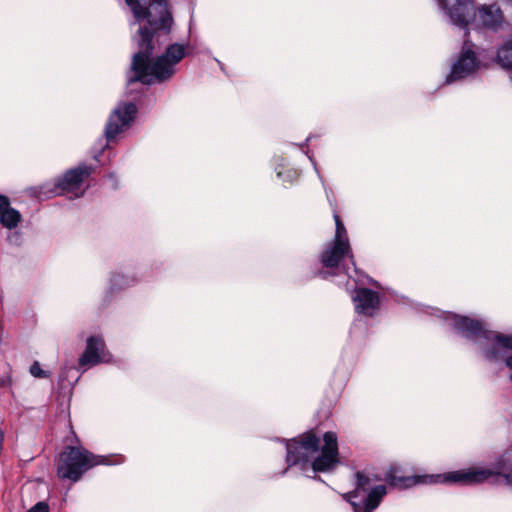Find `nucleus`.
I'll return each instance as SVG.
<instances>
[{"instance_id": "f8f14e48", "label": "nucleus", "mask_w": 512, "mask_h": 512, "mask_svg": "<svg viewBox=\"0 0 512 512\" xmlns=\"http://www.w3.org/2000/svg\"><path fill=\"white\" fill-rule=\"evenodd\" d=\"M111 355L105 350V343L101 337L91 336L87 339L86 349L79 358V365H96L100 362H109Z\"/></svg>"}, {"instance_id": "1a4fd4ad", "label": "nucleus", "mask_w": 512, "mask_h": 512, "mask_svg": "<svg viewBox=\"0 0 512 512\" xmlns=\"http://www.w3.org/2000/svg\"><path fill=\"white\" fill-rule=\"evenodd\" d=\"M137 113L134 103H124L118 106L110 115L105 128L108 141L114 139L124 128L129 126Z\"/></svg>"}, {"instance_id": "20e7f679", "label": "nucleus", "mask_w": 512, "mask_h": 512, "mask_svg": "<svg viewBox=\"0 0 512 512\" xmlns=\"http://www.w3.org/2000/svg\"><path fill=\"white\" fill-rule=\"evenodd\" d=\"M355 477V489L343 496L347 502L359 501L366 497L377 486L375 483L382 480L381 477L367 471H358L356 472ZM383 480H385L390 486L400 489L409 488L418 483H441V481H437L436 475L398 477L392 470L385 475Z\"/></svg>"}, {"instance_id": "dca6fc26", "label": "nucleus", "mask_w": 512, "mask_h": 512, "mask_svg": "<svg viewBox=\"0 0 512 512\" xmlns=\"http://www.w3.org/2000/svg\"><path fill=\"white\" fill-rule=\"evenodd\" d=\"M22 217L18 210L9 207L0 215V223L4 228L14 229L20 223Z\"/></svg>"}, {"instance_id": "412c9836", "label": "nucleus", "mask_w": 512, "mask_h": 512, "mask_svg": "<svg viewBox=\"0 0 512 512\" xmlns=\"http://www.w3.org/2000/svg\"><path fill=\"white\" fill-rule=\"evenodd\" d=\"M41 195H42V191H39L38 192V196L41 198Z\"/></svg>"}, {"instance_id": "2eb2a0df", "label": "nucleus", "mask_w": 512, "mask_h": 512, "mask_svg": "<svg viewBox=\"0 0 512 512\" xmlns=\"http://www.w3.org/2000/svg\"><path fill=\"white\" fill-rule=\"evenodd\" d=\"M496 61L503 69L512 70V38L499 47Z\"/></svg>"}, {"instance_id": "9d476101", "label": "nucleus", "mask_w": 512, "mask_h": 512, "mask_svg": "<svg viewBox=\"0 0 512 512\" xmlns=\"http://www.w3.org/2000/svg\"><path fill=\"white\" fill-rule=\"evenodd\" d=\"M92 173V167L85 164L79 165L77 168L68 170L62 178H60L53 189L49 191L46 197L51 195H60L78 190L82 182Z\"/></svg>"}, {"instance_id": "39448f33", "label": "nucleus", "mask_w": 512, "mask_h": 512, "mask_svg": "<svg viewBox=\"0 0 512 512\" xmlns=\"http://www.w3.org/2000/svg\"><path fill=\"white\" fill-rule=\"evenodd\" d=\"M110 464L104 456L94 455L85 448L67 446L59 456L57 475L61 479L78 481L90 468Z\"/></svg>"}, {"instance_id": "4468645a", "label": "nucleus", "mask_w": 512, "mask_h": 512, "mask_svg": "<svg viewBox=\"0 0 512 512\" xmlns=\"http://www.w3.org/2000/svg\"><path fill=\"white\" fill-rule=\"evenodd\" d=\"M387 494L385 485L376 486L366 497L359 501L349 502L354 512H373Z\"/></svg>"}, {"instance_id": "6e6552de", "label": "nucleus", "mask_w": 512, "mask_h": 512, "mask_svg": "<svg viewBox=\"0 0 512 512\" xmlns=\"http://www.w3.org/2000/svg\"><path fill=\"white\" fill-rule=\"evenodd\" d=\"M440 8L452 24L464 29L476 21V8L473 0H438Z\"/></svg>"}, {"instance_id": "6ab92c4d", "label": "nucleus", "mask_w": 512, "mask_h": 512, "mask_svg": "<svg viewBox=\"0 0 512 512\" xmlns=\"http://www.w3.org/2000/svg\"><path fill=\"white\" fill-rule=\"evenodd\" d=\"M28 512H49V506L46 502L40 501L31 507Z\"/></svg>"}, {"instance_id": "7ed1b4c3", "label": "nucleus", "mask_w": 512, "mask_h": 512, "mask_svg": "<svg viewBox=\"0 0 512 512\" xmlns=\"http://www.w3.org/2000/svg\"><path fill=\"white\" fill-rule=\"evenodd\" d=\"M495 471L488 468L464 469L436 475L441 483L472 485L492 480L496 483L502 477L512 485V450H506L496 461Z\"/></svg>"}, {"instance_id": "ddd939ff", "label": "nucleus", "mask_w": 512, "mask_h": 512, "mask_svg": "<svg viewBox=\"0 0 512 512\" xmlns=\"http://www.w3.org/2000/svg\"><path fill=\"white\" fill-rule=\"evenodd\" d=\"M356 312L366 316H372L380 304L379 294L368 288H359L353 296Z\"/></svg>"}, {"instance_id": "423d86ee", "label": "nucleus", "mask_w": 512, "mask_h": 512, "mask_svg": "<svg viewBox=\"0 0 512 512\" xmlns=\"http://www.w3.org/2000/svg\"><path fill=\"white\" fill-rule=\"evenodd\" d=\"M320 263L326 270L318 271V275L327 279L330 276L349 274V265L356 267L350 242L330 241L320 254ZM355 272L358 273L357 268Z\"/></svg>"}, {"instance_id": "f03ea898", "label": "nucleus", "mask_w": 512, "mask_h": 512, "mask_svg": "<svg viewBox=\"0 0 512 512\" xmlns=\"http://www.w3.org/2000/svg\"><path fill=\"white\" fill-rule=\"evenodd\" d=\"M286 449L288 467L300 465L305 469L311 464L314 472H328L339 463L338 439L332 431L324 433L321 447L320 438L314 431H309L287 441Z\"/></svg>"}, {"instance_id": "9b49d317", "label": "nucleus", "mask_w": 512, "mask_h": 512, "mask_svg": "<svg viewBox=\"0 0 512 512\" xmlns=\"http://www.w3.org/2000/svg\"><path fill=\"white\" fill-rule=\"evenodd\" d=\"M504 21L500 7L496 4L482 5L476 9V21L471 26L475 30L487 29L497 31Z\"/></svg>"}, {"instance_id": "f257e3e1", "label": "nucleus", "mask_w": 512, "mask_h": 512, "mask_svg": "<svg viewBox=\"0 0 512 512\" xmlns=\"http://www.w3.org/2000/svg\"><path fill=\"white\" fill-rule=\"evenodd\" d=\"M130 8L135 22L147 20L150 27H140L138 30V52L133 55L131 63L132 76H128V84L141 82L145 85L161 83L170 79L176 72V66L188 55L187 46L179 43L168 45L164 53L153 62L150 61L154 50L153 38L156 29L170 30L173 17L167 0H150V6L157 13L154 17L148 6L139 0H125Z\"/></svg>"}, {"instance_id": "0eeeda50", "label": "nucleus", "mask_w": 512, "mask_h": 512, "mask_svg": "<svg viewBox=\"0 0 512 512\" xmlns=\"http://www.w3.org/2000/svg\"><path fill=\"white\" fill-rule=\"evenodd\" d=\"M475 49L476 45L470 39V30H466L460 53L452 64L450 73L446 77V84L465 79L479 69L481 61Z\"/></svg>"}, {"instance_id": "aec40b11", "label": "nucleus", "mask_w": 512, "mask_h": 512, "mask_svg": "<svg viewBox=\"0 0 512 512\" xmlns=\"http://www.w3.org/2000/svg\"><path fill=\"white\" fill-rule=\"evenodd\" d=\"M10 207V200L7 196L0 194V215Z\"/></svg>"}, {"instance_id": "f3484780", "label": "nucleus", "mask_w": 512, "mask_h": 512, "mask_svg": "<svg viewBox=\"0 0 512 512\" xmlns=\"http://www.w3.org/2000/svg\"><path fill=\"white\" fill-rule=\"evenodd\" d=\"M334 220H335V235L332 240L334 241H342V242H350L349 237L347 234V230L344 226V223L340 219L339 215L337 213H334Z\"/></svg>"}, {"instance_id": "a211bd4d", "label": "nucleus", "mask_w": 512, "mask_h": 512, "mask_svg": "<svg viewBox=\"0 0 512 512\" xmlns=\"http://www.w3.org/2000/svg\"><path fill=\"white\" fill-rule=\"evenodd\" d=\"M30 373L36 378H46L48 373L44 371L39 362L35 361L30 367Z\"/></svg>"}]
</instances>
